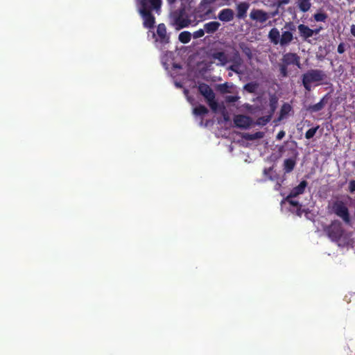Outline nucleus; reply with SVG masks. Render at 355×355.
<instances>
[{
    "label": "nucleus",
    "instance_id": "1",
    "mask_svg": "<svg viewBox=\"0 0 355 355\" xmlns=\"http://www.w3.org/2000/svg\"><path fill=\"white\" fill-rule=\"evenodd\" d=\"M138 11L142 17L144 26L150 28L148 32V39L155 38V31L153 30L155 19L153 11L155 10V0H135Z\"/></svg>",
    "mask_w": 355,
    "mask_h": 355
},
{
    "label": "nucleus",
    "instance_id": "2",
    "mask_svg": "<svg viewBox=\"0 0 355 355\" xmlns=\"http://www.w3.org/2000/svg\"><path fill=\"white\" fill-rule=\"evenodd\" d=\"M327 78L326 73L318 69H311L302 76V84L307 91H310L313 84L318 85Z\"/></svg>",
    "mask_w": 355,
    "mask_h": 355
},
{
    "label": "nucleus",
    "instance_id": "3",
    "mask_svg": "<svg viewBox=\"0 0 355 355\" xmlns=\"http://www.w3.org/2000/svg\"><path fill=\"white\" fill-rule=\"evenodd\" d=\"M268 39L275 45L279 44L282 46H285L293 41V35L288 31H283L280 35L279 30L277 28H273L268 33Z\"/></svg>",
    "mask_w": 355,
    "mask_h": 355
},
{
    "label": "nucleus",
    "instance_id": "4",
    "mask_svg": "<svg viewBox=\"0 0 355 355\" xmlns=\"http://www.w3.org/2000/svg\"><path fill=\"white\" fill-rule=\"evenodd\" d=\"M191 22V19L185 15L184 10H181L178 14L175 13L173 16V24L177 31L188 27Z\"/></svg>",
    "mask_w": 355,
    "mask_h": 355
},
{
    "label": "nucleus",
    "instance_id": "5",
    "mask_svg": "<svg viewBox=\"0 0 355 355\" xmlns=\"http://www.w3.org/2000/svg\"><path fill=\"white\" fill-rule=\"evenodd\" d=\"M327 231L329 237L332 241H338L344 235V232L341 227V223L338 221L333 222L328 227Z\"/></svg>",
    "mask_w": 355,
    "mask_h": 355
},
{
    "label": "nucleus",
    "instance_id": "6",
    "mask_svg": "<svg viewBox=\"0 0 355 355\" xmlns=\"http://www.w3.org/2000/svg\"><path fill=\"white\" fill-rule=\"evenodd\" d=\"M274 15L275 14L270 15L261 9H252L250 13V18L257 23L263 24Z\"/></svg>",
    "mask_w": 355,
    "mask_h": 355
},
{
    "label": "nucleus",
    "instance_id": "7",
    "mask_svg": "<svg viewBox=\"0 0 355 355\" xmlns=\"http://www.w3.org/2000/svg\"><path fill=\"white\" fill-rule=\"evenodd\" d=\"M334 210L336 215L342 218L345 223L349 222L348 209L343 202H336L334 205Z\"/></svg>",
    "mask_w": 355,
    "mask_h": 355
},
{
    "label": "nucleus",
    "instance_id": "8",
    "mask_svg": "<svg viewBox=\"0 0 355 355\" xmlns=\"http://www.w3.org/2000/svg\"><path fill=\"white\" fill-rule=\"evenodd\" d=\"M300 57L294 53H285L282 57V63L286 66L295 64L298 68L301 69Z\"/></svg>",
    "mask_w": 355,
    "mask_h": 355
},
{
    "label": "nucleus",
    "instance_id": "9",
    "mask_svg": "<svg viewBox=\"0 0 355 355\" xmlns=\"http://www.w3.org/2000/svg\"><path fill=\"white\" fill-rule=\"evenodd\" d=\"M234 123L236 127L247 129L252 123V120L249 116L239 114L234 116Z\"/></svg>",
    "mask_w": 355,
    "mask_h": 355
},
{
    "label": "nucleus",
    "instance_id": "10",
    "mask_svg": "<svg viewBox=\"0 0 355 355\" xmlns=\"http://www.w3.org/2000/svg\"><path fill=\"white\" fill-rule=\"evenodd\" d=\"M157 42L159 41L162 44H168L170 40L169 34L167 33L166 26L164 24H160L157 26Z\"/></svg>",
    "mask_w": 355,
    "mask_h": 355
},
{
    "label": "nucleus",
    "instance_id": "11",
    "mask_svg": "<svg viewBox=\"0 0 355 355\" xmlns=\"http://www.w3.org/2000/svg\"><path fill=\"white\" fill-rule=\"evenodd\" d=\"M199 92L205 98L207 101L215 98V94L209 85L202 83L198 87Z\"/></svg>",
    "mask_w": 355,
    "mask_h": 355
},
{
    "label": "nucleus",
    "instance_id": "12",
    "mask_svg": "<svg viewBox=\"0 0 355 355\" xmlns=\"http://www.w3.org/2000/svg\"><path fill=\"white\" fill-rule=\"evenodd\" d=\"M234 11L230 8L222 10L218 14V19L222 21H230L234 18Z\"/></svg>",
    "mask_w": 355,
    "mask_h": 355
},
{
    "label": "nucleus",
    "instance_id": "13",
    "mask_svg": "<svg viewBox=\"0 0 355 355\" xmlns=\"http://www.w3.org/2000/svg\"><path fill=\"white\" fill-rule=\"evenodd\" d=\"M250 3L248 2H241L237 4V17L239 19H243L246 16L248 10L249 9Z\"/></svg>",
    "mask_w": 355,
    "mask_h": 355
},
{
    "label": "nucleus",
    "instance_id": "14",
    "mask_svg": "<svg viewBox=\"0 0 355 355\" xmlns=\"http://www.w3.org/2000/svg\"><path fill=\"white\" fill-rule=\"evenodd\" d=\"M306 186H307V182L305 180L302 181L298 186L294 187L291 190V191L289 194L290 198H295L298 195L303 193Z\"/></svg>",
    "mask_w": 355,
    "mask_h": 355
},
{
    "label": "nucleus",
    "instance_id": "15",
    "mask_svg": "<svg viewBox=\"0 0 355 355\" xmlns=\"http://www.w3.org/2000/svg\"><path fill=\"white\" fill-rule=\"evenodd\" d=\"M301 36L308 38L314 35V31L304 24H300L297 27Z\"/></svg>",
    "mask_w": 355,
    "mask_h": 355
},
{
    "label": "nucleus",
    "instance_id": "16",
    "mask_svg": "<svg viewBox=\"0 0 355 355\" xmlns=\"http://www.w3.org/2000/svg\"><path fill=\"white\" fill-rule=\"evenodd\" d=\"M296 4L300 10L302 12H308L312 5L311 0H297Z\"/></svg>",
    "mask_w": 355,
    "mask_h": 355
},
{
    "label": "nucleus",
    "instance_id": "17",
    "mask_svg": "<svg viewBox=\"0 0 355 355\" xmlns=\"http://www.w3.org/2000/svg\"><path fill=\"white\" fill-rule=\"evenodd\" d=\"M213 58L219 61L218 65L224 66L228 62L227 55L224 52H216L212 55Z\"/></svg>",
    "mask_w": 355,
    "mask_h": 355
},
{
    "label": "nucleus",
    "instance_id": "18",
    "mask_svg": "<svg viewBox=\"0 0 355 355\" xmlns=\"http://www.w3.org/2000/svg\"><path fill=\"white\" fill-rule=\"evenodd\" d=\"M220 24L218 21H210L204 25V30L207 33H212L218 30Z\"/></svg>",
    "mask_w": 355,
    "mask_h": 355
},
{
    "label": "nucleus",
    "instance_id": "19",
    "mask_svg": "<svg viewBox=\"0 0 355 355\" xmlns=\"http://www.w3.org/2000/svg\"><path fill=\"white\" fill-rule=\"evenodd\" d=\"M191 34L189 31H183L179 34L178 40L183 44H187L190 42Z\"/></svg>",
    "mask_w": 355,
    "mask_h": 355
},
{
    "label": "nucleus",
    "instance_id": "20",
    "mask_svg": "<svg viewBox=\"0 0 355 355\" xmlns=\"http://www.w3.org/2000/svg\"><path fill=\"white\" fill-rule=\"evenodd\" d=\"M295 165V162L293 159H286L284 162V168L286 173L293 171Z\"/></svg>",
    "mask_w": 355,
    "mask_h": 355
},
{
    "label": "nucleus",
    "instance_id": "21",
    "mask_svg": "<svg viewBox=\"0 0 355 355\" xmlns=\"http://www.w3.org/2000/svg\"><path fill=\"white\" fill-rule=\"evenodd\" d=\"M208 112V110L203 105H199L193 109L196 115H204Z\"/></svg>",
    "mask_w": 355,
    "mask_h": 355
},
{
    "label": "nucleus",
    "instance_id": "22",
    "mask_svg": "<svg viewBox=\"0 0 355 355\" xmlns=\"http://www.w3.org/2000/svg\"><path fill=\"white\" fill-rule=\"evenodd\" d=\"M324 105H325L324 99L322 98V99H321V101L319 103L312 105L310 107V109L313 112H318L324 107Z\"/></svg>",
    "mask_w": 355,
    "mask_h": 355
},
{
    "label": "nucleus",
    "instance_id": "23",
    "mask_svg": "<svg viewBox=\"0 0 355 355\" xmlns=\"http://www.w3.org/2000/svg\"><path fill=\"white\" fill-rule=\"evenodd\" d=\"M239 46L242 51L249 58H252V51L251 49L245 44V43H241L239 44Z\"/></svg>",
    "mask_w": 355,
    "mask_h": 355
},
{
    "label": "nucleus",
    "instance_id": "24",
    "mask_svg": "<svg viewBox=\"0 0 355 355\" xmlns=\"http://www.w3.org/2000/svg\"><path fill=\"white\" fill-rule=\"evenodd\" d=\"M211 109L214 112H217L219 110V105L218 103L215 101V98H212L211 100H209L207 101Z\"/></svg>",
    "mask_w": 355,
    "mask_h": 355
},
{
    "label": "nucleus",
    "instance_id": "25",
    "mask_svg": "<svg viewBox=\"0 0 355 355\" xmlns=\"http://www.w3.org/2000/svg\"><path fill=\"white\" fill-rule=\"evenodd\" d=\"M236 56H237V59L236 60V63L232 66H230L229 67V69L237 73H240V72L239 71V65L241 64V58L238 56V55L236 54Z\"/></svg>",
    "mask_w": 355,
    "mask_h": 355
},
{
    "label": "nucleus",
    "instance_id": "26",
    "mask_svg": "<svg viewBox=\"0 0 355 355\" xmlns=\"http://www.w3.org/2000/svg\"><path fill=\"white\" fill-rule=\"evenodd\" d=\"M245 89L250 93H253L256 91L257 88V84L254 83H248L244 87Z\"/></svg>",
    "mask_w": 355,
    "mask_h": 355
},
{
    "label": "nucleus",
    "instance_id": "27",
    "mask_svg": "<svg viewBox=\"0 0 355 355\" xmlns=\"http://www.w3.org/2000/svg\"><path fill=\"white\" fill-rule=\"evenodd\" d=\"M313 17L316 21H324L327 18V15L322 12L315 13Z\"/></svg>",
    "mask_w": 355,
    "mask_h": 355
},
{
    "label": "nucleus",
    "instance_id": "28",
    "mask_svg": "<svg viewBox=\"0 0 355 355\" xmlns=\"http://www.w3.org/2000/svg\"><path fill=\"white\" fill-rule=\"evenodd\" d=\"M318 128V127H315L308 130L305 134L306 138L308 139L312 138L315 135Z\"/></svg>",
    "mask_w": 355,
    "mask_h": 355
},
{
    "label": "nucleus",
    "instance_id": "29",
    "mask_svg": "<svg viewBox=\"0 0 355 355\" xmlns=\"http://www.w3.org/2000/svg\"><path fill=\"white\" fill-rule=\"evenodd\" d=\"M204 29H199L193 33V37L196 39L202 37L205 35Z\"/></svg>",
    "mask_w": 355,
    "mask_h": 355
},
{
    "label": "nucleus",
    "instance_id": "30",
    "mask_svg": "<svg viewBox=\"0 0 355 355\" xmlns=\"http://www.w3.org/2000/svg\"><path fill=\"white\" fill-rule=\"evenodd\" d=\"M270 121V117L260 118L257 120V123L258 125H265Z\"/></svg>",
    "mask_w": 355,
    "mask_h": 355
},
{
    "label": "nucleus",
    "instance_id": "31",
    "mask_svg": "<svg viewBox=\"0 0 355 355\" xmlns=\"http://www.w3.org/2000/svg\"><path fill=\"white\" fill-rule=\"evenodd\" d=\"M221 114L223 116V119L225 121H228L230 120L229 115H228L227 111L225 110V107L221 108Z\"/></svg>",
    "mask_w": 355,
    "mask_h": 355
},
{
    "label": "nucleus",
    "instance_id": "32",
    "mask_svg": "<svg viewBox=\"0 0 355 355\" xmlns=\"http://www.w3.org/2000/svg\"><path fill=\"white\" fill-rule=\"evenodd\" d=\"M293 198H290V195H288L286 198V200L287 202H288L291 205H293V206H297L298 205V202L293 200Z\"/></svg>",
    "mask_w": 355,
    "mask_h": 355
},
{
    "label": "nucleus",
    "instance_id": "33",
    "mask_svg": "<svg viewBox=\"0 0 355 355\" xmlns=\"http://www.w3.org/2000/svg\"><path fill=\"white\" fill-rule=\"evenodd\" d=\"M287 67L286 65H285L284 64L282 63L281 67H280V71H281V73L284 76H287Z\"/></svg>",
    "mask_w": 355,
    "mask_h": 355
},
{
    "label": "nucleus",
    "instance_id": "34",
    "mask_svg": "<svg viewBox=\"0 0 355 355\" xmlns=\"http://www.w3.org/2000/svg\"><path fill=\"white\" fill-rule=\"evenodd\" d=\"M349 189L350 192L355 191V180H351L349 183Z\"/></svg>",
    "mask_w": 355,
    "mask_h": 355
},
{
    "label": "nucleus",
    "instance_id": "35",
    "mask_svg": "<svg viewBox=\"0 0 355 355\" xmlns=\"http://www.w3.org/2000/svg\"><path fill=\"white\" fill-rule=\"evenodd\" d=\"M345 50V46H344V44H342V43H341V44H340L338 45V52L339 53H344Z\"/></svg>",
    "mask_w": 355,
    "mask_h": 355
},
{
    "label": "nucleus",
    "instance_id": "36",
    "mask_svg": "<svg viewBox=\"0 0 355 355\" xmlns=\"http://www.w3.org/2000/svg\"><path fill=\"white\" fill-rule=\"evenodd\" d=\"M285 136V132L284 130H281L277 135V139L281 140Z\"/></svg>",
    "mask_w": 355,
    "mask_h": 355
},
{
    "label": "nucleus",
    "instance_id": "37",
    "mask_svg": "<svg viewBox=\"0 0 355 355\" xmlns=\"http://www.w3.org/2000/svg\"><path fill=\"white\" fill-rule=\"evenodd\" d=\"M253 136L254 137V139H260L263 137V133L261 132H257L255 134H253Z\"/></svg>",
    "mask_w": 355,
    "mask_h": 355
},
{
    "label": "nucleus",
    "instance_id": "38",
    "mask_svg": "<svg viewBox=\"0 0 355 355\" xmlns=\"http://www.w3.org/2000/svg\"><path fill=\"white\" fill-rule=\"evenodd\" d=\"M238 98H239V97H237V96H228L227 98V99L229 102H235L238 100Z\"/></svg>",
    "mask_w": 355,
    "mask_h": 355
},
{
    "label": "nucleus",
    "instance_id": "39",
    "mask_svg": "<svg viewBox=\"0 0 355 355\" xmlns=\"http://www.w3.org/2000/svg\"><path fill=\"white\" fill-rule=\"evenodd\" d=\"M279 5H286L290 2V0H277Z\"/></svg>",
    "mask_w": 355,
    "mask_h": 355
},
{
    "label": "nucleus",
    "instance_id": "40",
    "mask_svg": "<svg viewBox=\"0 0 355 355\" xmlns=\"http://www.w3.org/2000/svg\"><path fill=\"white\" fill-rule=\"evenodd\" d=\"M290 110V106L288 105H284L282 109V112H286Z\"/></svg>",
    "mask_w": 355,
    "mask_h": 355
},
{
    "label": "nucleus",
    "instance_id": "41",
    "mask_svg": "<svg viewBox=\"0 0 355 355\" xmlns=\"http://www.w3.org/2000/svg\"><path fill=\"white\" fill-rule=\"evenodd\" d=\"M350 31L352 35L355 37V25L352 24L350 27Z\"/></svg>",
    "mask_w": 355,
    "mask_h": 355
},
{
    "label": "nucleus",
    "instance_id": "42",
    "mask_svg": "<svg viewBox=\"0 0 355 355\" xmlns=\"http://www.w3.org/2000/svg\"><path fill=\"white\" fill-rule=\"evenodd\" d=\"M246 138L250 140L254 139L253 135H247Z\"/></svg>",
    "mask_w": 355,
    "mask_h": 355
},
{
    "label": "nucleus",
    "instance_id": "43",
    "mask_svg": "<svg viewBox=\"0 0 355 355\" xmlns=\"http://www.w3.org/2000/svg\"><path fill=\"white\" fill-rule=\"evenodd\" d=\"M320 30H321V28L313 30L314 34H315V35L318 34L320 31Z\"/></svg>",
    "mask_w": 355,
    "mask_h": 355
},
{
    "label": "nucleus",
    "instance_id": "44",
    "mask_svg": "<svg viewBox=\"0 0 355 355\" xmlns=\"http://www.w3.org/2000/svg\"><path fill=\"white\" fill-rule=\"evenodd\" d=\"M156 1H157V9L161 3V0H156Z\"/></svg>",
    "mask_w": 355,
    "mask_h": 355
},
{
    "label": "nucleus",
    "instance_id": "45",
    "mask_svg": "<svg viewBox=\"0 0 355 355\" xmlns=\"http://www.w3.org/2000/svg\"><path fill=\"white\" fill-rule=\"evenodd\" d=\"M208 3H212L214 1H215L216 0H206Z\"/></svg>",
    "mask_w": 355,
    "mask_h": 355
},
{
    "label": "nucleus",
    "instance_id": "46",
    "mask_svg": "<svg viewBox=\"0 0 355 355\" xmlns=\"http://www.w3.org/2000/svg\"><path fill=\"white\" fill-rule=\"evenodd\" d=\"M279 186H280V184H277L276 185L275 189H279Z\"/></svg>",
    "mask_w": 355,
    "mask_h": 355
},
{
    "label": "nucleus",
    "instance_id": "47",
    "mask_svg": "<svg viewBox=\"0 0 355 355\" xmlns=\"http://www.w3.org/2000/svg\"><path fill=\"white\" fill-rule=\"evenodd\" d=\"M175 0H169L170 2H173Z\"/></svg>",
    "mask_w": 355,
    "mask_h": 355
}]
</instances>
